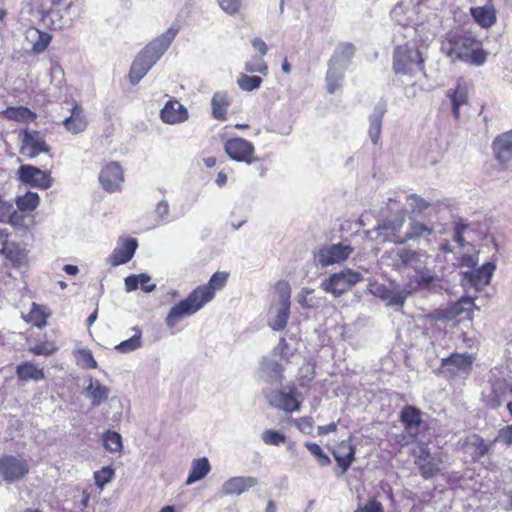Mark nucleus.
Wrapping results in <instances>:
<instances>
[{"mask_svg": "<svg viewBox=\"0 0 512 512\" xmlns=\"http://www.w3.org/2000/svg\"><path fill=\"white\" fill-rule=\"evenodd\" d=\"M406 36H414L402 45H397L393 51V72L399 77H414L424 70V58L421 52L422 45L434 37V32L428 25L420 24L415 28H405Z\"/></svg>", "mask_w": 512, "mask_h": 512, "instance_id": "nucleus-1", "label": "nucleus"}, {"mask_svg": "<svg viewBox=\"0 0 512 512\" xmlns=\"http://www.w3.org/2000/svg\"><path fill=\"white\" fill-rule=\"evenodd\" d=\"M442 49L453 60L458 59L476 65H481L486 60L481 43L470 35L449 34Z\"/></svg>", "mask_w": 512, "mask_h": 512, "instance_id": "nucleus-2", "label": "nucleus"}, {"mask_svg": "<svg viewBox=\"0 0 512 512\" xmlns=\"http://www.w3.org/2000/svg\"><path fill=\"white\" fill-rule=\"evenodd\" d=\"M354 54L355 47L350 42H341L335 48L332 57L328 61L326 73V86L330 94L335 93L341 87L344 73L350 65Z\"/></svg>", "mask_w": 512, "mask_h": 512, "instance_id": "nucleus-3", "label": "nucleus"}, {"mask_svg": "<svg viewBox=\"0 0 512 512\" xmlns=\"http://www.w3.org/2000/svg\"><path fill=\"white\" fill-rule=\"evenodd\" d=\"M211 301V293L207 289H194L186 299L175 304L169 311L165 323L173 328L185 317L198 312L206 303Z\"/></svg>", "mask_w": 512, "mask_h": 512, "instance_id": "nucleus-4", "label": "nucleus"}, {"mask_svg": "<svg viewBox=\"0 0 512 512\" xmlns=\"http://www.w3.org/2000/svg\"><path fill=\"white\" fill-rule=\"evenodd\" d=\"M363 280L361 273L351 269H344L332 274L321 283V288L335 297L341 296L358 282Z\"/></svg>", "mask_w": 512, "mask_h": 512, "instance_id": "nucleus-5", "label": "nucleus"}, {"mask_svg": "<svg viewBox=\"0 0 512 512\" xmlns=\"http://www.w3.org/2000/svg\"><path fill=\"white\" fill-rule=\"evenodd\" d=\"M278 293V306L276 308V315L269 320V326L276 331L283 330L286 325L290 314V298L291 288L286 281H279L276 286Z\"/></svg>", "mask_w": 512, "mask_h": 512, "instance_id": "nucleus-6", "label": "nucleus"}, {"mask_svg": "<svg viewBox=\"0 0 512 512\" xmlns=\"http://www.w3.org/2000/svg\"><path fill=\"white\" fill-rule=\"evenodd\" d=\"M29 472L27 461L21 457L5 455L0 458V477L12 483L21 480Z\"/></svg>", "mask_w": 512, "mask_h": 512, "instance_id": "nucleus-7", "label": "nucleus"}, {"mask_svg": "<svg viewBox=\"0 0 512 512\" xmlns=\"http://www.w3.org/2000/svg\"><path fill=\"white\" fill-rule=\"evenodd\" d=\"M354 249L344 243L330 244L321 247L315 253V260L321 266H329L345 261Z\"/></svg>", "mask_w": 512, "mask_h": 512, "instance_id": "nucleus-8", "label": "nucleus"}, {"mask_svg": "<svg viewBox=\"0 0 512 512\" xmlns=\"http://www.w3.org/2000/svg\"><path fill=\"white\" fill-rule=\"evenodd\" d=\"M496 269L494 262H487L480 268L462 273V286L466 289L473 288L475 291H481L486 287Z\"/></svg>", "mask_w": 512, "mask_h": 512, "instance_id": "nucleus-9", "label": "nucleus"}, {"mask_svg": "<svg viewBox=\"0 0 512 512\" xmlns=\"http://www.w3.org/2000/svg\"><path fill=\"white\" fill-rule=\"evenodd\" d=\"M401 421L405 426L407 435H399L398 443L408 445L416 440L419 426L422 423V413L414 406H406L401 412Z\"/></svg>", "mask_w": 512, "mask_h": 512, "instance_id": "nucleus-10", "label": "nucleus"}, {"mask_svg": "<svg viewBox=\"0 0 512 512\" xmlns=\"http://www.w3.org/2000/svg\"><path fill=\"white\" fill-rule=\"evenodd\" d=\"M20 138V153L28 158H34L40 153L49 152V146L39 131L23 130L20 133Z\"/></svg>", "mask_w": 512, "mask_h": 512, "instance_id": "nucleus-11", "label": "nucleus"}, {"mask_svg": "<svg viewBox=\"0 0 512 512\" xmlns=\"http://www.w3.org/2000/svg\"><path fill=\"white\" fill-rule=\"evenodd\" d=\"M356 447L351 443V438L343 440L331 449V453L337 463L335 473L337 476L344 475L355 460Z\"/></svg>", "mask_w": 512, "mask_h": 512, "instance_id": "nucleus-12", "label": "nucleus"}, {"mask_svg": "<svg viewBox=\"0 0 512 512\" xmlns=\"http://www.w3.org/2000/svg\"><path fill=\"white\" fill-rule=\"evenodd\" d=\"M225 151L228 156L238 162L252 163L254 157V146L243 138H233L225 143Z\"/></svg>", "mask_w": 512, "mask_h": 512, "instance_id": "nucleus-13", "label": "nucleus"}, {"mask_svg": "<svg viewBox=\"0 0 512 512\" xmlns=\"http://www.w3.org/2000/svg\"><path fill=\"white\" fill-rule=\"evenodd\" d=\"M300 393L295 387H289L288 391H276L267 395L269 403L285 412H293L299 410Z\"/></svg>", "mask_w": 512, "mask_h": 512, "instance_id": "nucleus-14", "label": "nucleus"}, {"mask_svg": "<svg viewBox=\"0 0 512 512\" xmlns=\"http://www.w3.org/2000/svg\"><path fill=\"white\" fill-rule=\"evenodd\" d=\"M19 180L32 187L47 189L51 186L49 174L32 165H21L18 169Z\"/></svg>", "mask_w": 512, "mask_h": 512, "instance_id": "nucleus-15", "label": "nucleus"}, {"mask_svg": "<svg viewBox=\"0 0 512 512\" xmlns=\"http://www.w3.org/2000/svg\"><path fill=\"white\" fill-rule=\"evenodd\" d=\"M99 181L104 190L114 192L120 189L124 182L123 170L118 162L106 164L100 174Z\"/></svg>", "mask_w": 512, "mask_h": 512, "instance_id": "nucleus-16", "label": "nucleus"}, {"mask_svg": "<svg viewBox=\"0 0 512 512\" xmlns=\"http://www.w3.org/2000/svg\"><path fill=\"white\" fill-rule=\"evenodd\" d=\"M405 223L404 215H398L392 219H387L376 228L379 234L384 235V239L395 244L405 243V234H402V228Z\"/></svg>", "mask_w": 512, "mask_h": 512, "instance_id": "nucleus-17", "label": "nucleus"}, {"mask_svg": "<svg viewBox=\"0 0 512 512\" xmlns=\"http://www.w3.org/2000/svg\"><path fill=\"white\" fill-rule=\"evenodd\" d=\"M138 247V242L134 238H120L117 247L109 256V262L112 266H119L129 262Z\"/></svg>", "mask_w": 512, "mask_h": 512, "instance_id": "nucleus-18", "label": "nucleus"}, {"mask_svg": "<svg viewBox=\"0 0 512 512\" xmlns=\"http://www.w3.org/2000/svg\"><path fill=\"white\" fill-rule=\"evenodd\" d=\"M179 31V26L172 25L167 31H165L161 36L153 40L150 44H148L143 51L146 54L153 57L157 61L160 57L166 52L168 47L170 46L173 39L176 37Z\"/></svg>", "mask_w": 512, "mask_h": 512, "instance_id": "nucleus-19", "label": "nucleus"}, {"mask_svg": "<svg viewBox=\"0 0 512 512\" xmlns=\"http://www.w3.org/2000/svg\"><path fill=\"white\" fill-rule=\"evenodd\" d=\"M492 150L500 164L509 163L512 160V130L498 135L492 143Z\"/></svg>", "mask_w": 512, "mask_h": 512, "instance_id": "nucleus-20", "label": "nucleus"}, {"mask_svg": "<svg viewBox=\"0 0 512 512\" xmlns=\"http://www.w3.org/2000/svg\"><path fill=\"white\" fill-rule=\"evenodd\" d=\"M258 479L252 476H235L226 480L221 486L222 495H240L255 487Z\"/></svg>", "mask_w": 512, "mask_h": 512, "instance_id": "nucleus-21", "label": "nucleus"}, {"mask_svg": "<svg viewBox=\"0 0 512 512\" xmlns=\"http://www.w3.org/2000/svg\"><path fill=\"white\" fill-rule=\"evenodd\" d=\"M156 62V59L142 51L132 63L129 73L130 82L133 85L137 84Z\"/></svg>", "mask_w": 512, "mask_h": 512, "instance_id": "nucleus-22", "label": "nucleus"}, {"mask_svg": "<svg viewBox=\"0 0 512 512\" xmlns=\"http://www.w3.org/2000/svg\"><path fill=\"white\" fill-rule=\"evenodd\" d=\"M187 118V109L178 101H168L161 110V119L168 124L184 122Z\"/></svg>", "mask_w": 512, "mask_h": 512, "instance_id": "nucleus-23", "label": "nucleus"}, {"mask_svg": "<svg viewBox=\"0 0 512 512\" xmlns=\"http://www.w3.org/2000/svg\"><path fill=\"white\" fill-rule=\"evenodd\" d=\"M510 395H512V384L505 379H497L492 384L491 395L487 400L488 405L496 409Z\"/></svg>", "mask_w": 512, "mask_h": 512, "instance_id": "nucleus-24", "label": "nucleus"}, {"mask_svg": "<svg viewBox=\"0 0 512 512\" xmlns=\"http://www.w3.org/2000/svg\"><path fill=\"white\" fill-rule=\"evenodd\" d=\"M473 358L468 354H452L450 357L442 359V368L456 374L458 372H466L471 369Z\"/></svg>", "mask_w": 512, "mask_h": 512, "instance_id": "nucleus-25", "label": "nucleus"}, {"mask_svg": "<svg viewBox=\"0 0 512 512\" xmlns=\"http://www.w3.org/2000/svg\"><path fill=\"white\" fill-rule=\"evenodd\" d=\"M283 370V364L273 359V357H263L261 360L260 371L262 377H264L267 382L280 383Z\"/></svg>", "mask_w": 512, "mask_h": 512, "instance_id": "nucleus-26", "label": "nucleus"}, {"mask_svg": "<svg viewBox=\"0 0 512 512\" xmlns=\"http://www.w3.org/2000/svg\"><path fill=\"white\" fill-rule=\"evenodd\" d=\"M470 12L474 21L482 28H490L496 23V9L492 4L472 7Z\"/></svg>", "mask_w": 512, "mask_h": 512, "instance_id": "nucleus-27", "label": "nucleus"}, {"mask_svg": "<svg viewBox=\"0 0 512 512\" xmlns=\"http://www.w3.org/2000/svg\"><path fill=\"white\" fill-rule=\"evenodd\" d=\"M65 129L72 133L78 134L83 132L87 127V120L83 113V109L79 105L72 108L71 115L62 121Z\"/></svg>", "mask_w": 512, "mask_h": 512, "instance_id": "nucleus-28", "label": "nucleus"}, {"mask_svg": "<svg viewBox=\"0 0 512 512\" xmlns=\"http://www.w3.org/2000/svg\"><path fill=\"white\" fill-rule=\"evenodd\" d=\"M397 248L401 258L400 263H402L403 268H411L418 271L424 267V254L409 247L397 246Z\"/></svg>", "mask_w": 512, "mask_h": 512, "instance_id": "nucleus-29", "label": "nucleus"}, {"mask_svg": "<svg viewBox=\"0 0 512 512\" xmlns=\"http://www.w3.org/2000/svg\"><path fill=\"white\" fill-rule=\"evenodd\" d=\"M25 39L35 53H41L49 45L51 36L46 32L31 27L26 30Z\"/></svg>", "mask_w": 512, "mask_h": 512, "instance_id": "nucleus-30", "label": "nucleus"}, {"mask_svg": "<svg viewBox=\"0 0 512 512\" xmlns=\"http://www.w3.org/2000/svg\"><path fill=\"white\" fill-rule=\"evenodd\" d=\"M385 111V106L383 104H378L369 117L370 125L368 133L373 144H377L380 139L382 119Z\"/></svg>", "mask_w": 512, "mask_h": 512, "instance_id": "nucleus-31", "label": "nucleus"}, {"mask_svg": "<svg viewBox=\"0 0 512 512\" xmlns=\"http://www.w3.org/2000/svg\"><path fill=\"white\" fill-rule=\"evenodd\" d=\"M433 233V228L420 221L411 220L409 223V230L405 233V243L409 240L418 241L420 239L430 241V236H432Z\"/></svg>", "mask_w": 512, "mask_h": 512, "instance_id": "nucleus-32", "label": "nucleus"}, {"mask_svg": "<svg viewBox=\"0 0 512 512\" xmlns=\"http://www.w3.org/2000/svg\"><path fill=\"white\" fill-rule=\"evenodd\" d=\"M210 464L206 457L194 459L185 484L191 485L202 480L210 472Z\"/></svg>", "mask_w": 512, "mask_h": 512, "instance_id": "nucleus-33", "label": "nucleus"}, {"mask_svg": "<svg viewBox=\"0 0 512 512\" xmlns=\"http://www.w3.org/2000/svg\"><path fill=\"white\" fill-rule=\"evenodd\" d=\"M229 105L228 93L225 91L216 92L211 100L213 117L220 121L225 120Z\"/></svg>", "mask_w": 512, "mask_h": 512, "instance_id": "nucleus-34", "label": "nucleus"}, {"mask_svg": "<svg viewBox=\"0 0 512 512\" xmlns=\"http://www.w3.org/2000/svg\"><path fill=\"white\" fill-rule=\"evenodd\" d=\"M85 392L87 397L91 399L92 405L99 406L107 400L110 389L102 385L98 380H91Z\"/></svg>", "mask_w": 512, "mask_h": 512, "instance_id": "nucleus-35", "label": "nucleus"}, {"mask_svg": "<svg viewBox=\"0 0 512 512\" xmlns=\"http://www.w3.org/2000/svg\"><path fill=\"white\" fill-rule=\"evenodd\" d=\"M16 374L18 378L23 381H39L45 378L44 371L29 361L18 365L16 368Z\"/></svg>", "mask_w": 512, "mask_h": 512, "instance_id": "nucleus-36", "label": "nucleus"}, {"mask_svg": "<svg viewBox=\"0 0 512 512\" xmlns=\"http://www.w3.org/2000/svg\"><path fill=\"white\" fill-rule=\"evenodd\" d=\"M3 115L13 121L31 122L36 119V114L24 106L8 107L3 111Z\"/></svg>", "mask_w": 512, "mask_h": 512, "instance_id": "nucleus-37", "label": "nucleus"}, {"mask_svg": "<svg viewBox=\"0 0 512 512\" xmlns=\"http://www.w3.org/2000/svg\"><path fill=\"white\" fill-rule=\"evenodd\" d=\"M132 330L135 332L132 337L115 346V349L120 353H130L142 346V331L137 326L133 327Z\"/></svg>", "mask_w": 512, "mask_h": 512, "instance_id": "nucleus-38", "label": "nucleus"}, {"mask_svg": "<svg viewBox=\"0 0 512 512\" xmlns=\"http://www.w3.org/2000/svg\"><path fill=\"white\" fill-rule=\"evenodd\" d=\"M13 265H20L24 260V253L15 242H5L0 250Z\"/></svg>", "mask_w": 512, "mask_h": 512, "instance_id": "nucleus-39", "label": "nucleus"}, {"mask_svg": "<svg viewBox=\"0 0 512 512\" xmlns=\"http://www.w3.org/2000/svg\"><path fill=\"white\" fill-rule=\"evenodd\" d=\"M494 442H486L483 438L474 435L470 438L468 444L473 448L472 457L478 460L489 453Z\"/></svg>", "mask_w": 512, "mask_h": 512, "instance_id": "nucleus-40", "label": "nucleus"}, {"mask_svg": "<svg viewBox=\"0 0 512 512\" xmlns=\"http://www.w3.org/2000/svg\"><path fill=\"white\" fill-rule=\"evenodd\" d=\"M448 96L451 100L453 115L458 119L460 116L459 110L461 106L467 103V90L466 88L457 85L456 89L452 93H449Z\"/></svg>", "mask_w": 512, "mask_h": 512, "instance_id": "nucleus-41", "label": "nucleus"}, {"mask_svg": "<svg viewBox=\"0 0 512 512\" xmlns=\"http://www.w3.org/2000/svg\"><path fill=\"white\" fill-rule=\"evenodd\" d=\"M39 200L37 193L27 192L26 194L16 198V205L21 212H31L37 208Z\"/></svg>", "mask_w": 512, "mask_h": 512, "instance_id": "nucleus-42", "label": "nucleus"}, {"mask_svg": "<svg viewBox=\"0 0 512 512\" xmlns=\"http://www.w3.org/2000/svg\"><path fill=\"white\" fill-rule=\"evenodd\" d=\"M228 274L225 272L214 273L209 282L205 285L198 286L196 289H207L211 293V300L215 296L217 290L222 289L227 282Z\"/></svg>", "mask_w": 512, "mask_h": 512, "instance_id": "nucleus-43", "label": "nucleus"}, {"mask_svg": "<svg viewBox=\"0 0 512 512\" xmlns=\"http://www.w3.org/2000/svg\"><path fill=\"white\" fill-rule=\"evenodd\" d=\"M441 459L438 456H431L430 459L419 465L421 475L428 479L440 472Z\"/></svg>", "mask_w": 512, "mask_h": 512, "instance_id": "nucleus-44", "label": "nucleus"}, {"mask_svg": "<svg viewBox=\"0 0 512 512\" xmlns=\"http://www.w3.org/2000/svg\"><path fill=\"white\" fill-rule=\"evenodd\" d=\"M103 444L106 450L110 452H118L122 449L121 435L114 431H107L103 435Z\"/></svg>", "mask_w": 512, "mask_h": 512, "instance_id": "nucleus-45", "label": "nucleus"}, {"mask_svg": "<svg viewBox=\"0 0 512 512\" xmlns=\"http://www.w3.org/2000/svg\"><path fill=\"white\" fill-rule=\"evenodd\" d=\"M262 83V78L259 76H248L246 74H241L240 77L237 79V85L243 90V91H254L257 90Z\"/></svg>", "mask_w": 512, "mask_h": 512, "instance_id": "nucleus-46", "label": "nucleus"}, {"mask_svg": "<svg viewBox=\"0 0 512 512\" xmlns=\"http://www.w3.org/2000/svg\"><path fill=\"white\" fill-rule=\"evenodd\" d=\"M412 293V289L410 285L408 287H404L401 290H392L390 294H388L387 304L391 306H403L407 297Z\"/></svg>", "mask_w": 512, "mask_h": 512, "instance_id": "nucleus-47", "label": "nucleus"}, {"mask_svg": "<svg viewBox=\"0 0 512 512\" xmlns=\"http://www.w3.org/2000/svg\"><path fill=\"white\" fill-rule=\"evenodd\" d=\"M114 469L110 466L101 468L94 473V479L96 486L102 490L106 484H108L114 478Z\"/></svg>", "mask_w": 512, "mask_h": 512, "instance_id": "nucleus-48", "label": "nucleus"}, {"mask_svg": "<svg viewBox=\"0 0 512 512\" xmlns=\"http://www.w3.org/2000/svg\"><path fill=\"white\" fill-rule=\"evenodd\" d=\"M305 447L315 457L320 466L324 467L331 464V459L318 444L306 442Z\"/></svg>", "mask_w": 512, "mask_h": 512, "instance_id": "nucleus-49", "label": "nucleus"}, {"mask_svg": "<svg viewBox=\"0 0 512 512\" xmlns=\"http://www.w3.org/2000/svg\"><path fill=\"white\" fill-rule=\"evenodd\" d=\"M261 439L267 445L278 446L285 442L286 436L279 431L267 429L263 431Z\"/></svg>", "mask_w": 512, "mask_h": 512, "instance_id": "nucleus-50", "label": "nucleus"}, {"mask_svg": "<svg viewBox=\"0 0 512 512\" xmlns=\"http://www.w3.org/2000/svg\"><path fill=\"white\" fill-rule=\"evenodd\" d=\"M76 359L79 365L86 369L97 368V362L95 361L92 353L88 349H80L76 353Z\"/></svg>", "mask_w": 512, "mask_h": 512, "instance_id": "nucleus-51", "label": "nucleus"}, {"mask_svg": "<svg viewBox=\"0 0 512 512\" xmlns=\"http://www.w3.org/2000/svg\"><path fill=\"white\" fill-rule=\"evenodd\" d=\"M407 203L411 208L413 213L421 214L423 213L429 206L430 203L426 201L424 198L420 197L417 194H411L407 197Z\"/></svg>", "mask_w": 512, "mask_h": 512, "instance_id": "nucleus-52", "label": "nucleus"}, {"mask_svg": "<svg viewBox=\"0 0 512 512\" xmlns=\"http://www.w3.org/2000/svg\"><path fill=\"white\" fill-rule=\"evenodd\" d=\"M220 8L228 15H235L240 12L243 0H216Z\"/></svg>", "mask_w": 512, "mask_h": 512, "instance_id": "nucleus-53", "label": "nucleus"}, {"mask_svg": "<svg viewBox=\"0 0 512 512\" xmlns=\"http://www.w3.org/2000/svg\"><path fill=\"white\" fill-rule=\"evenodd\" d=\"M27 321L32 322L38 328L46 325V316L43 311L38 306H36L35 303H33L32 309L28 314Z\"/></svg>", "mask_w": 512, "mask_h": 512, "instance_id": "nucleus-54", "label": "nucleus"}, {"mask_svg": "<svg viewBox=\"0 0 512 512\" xmlns=\"http://www.w3.org/2000/svg\"><path fill=\"white\" fill-rule=\"evenodd\" d=\"M412 454L415 458V463L418 466L422 464L424 461L430 459L432 456L427 444L425 443H418L416 448L413 449Z\"/></svg>", "mask_w": 512, "mask_h": 512, "instance_id": "nucleus-55", "label": "nucleus"}, {"mask_svg": "<svg viewBox=\"0 0 512 512\" xmlns=\"http://www.w3.org/2000/svg\"><path fill=\"white\" fill-rule=\"evenodd\" d=\"M245 70L249 73L258 72L260 74L266 75L268 73V66L261 59V57H258L254 61L246 62Z\"/></svg>", "mask_w": 512, "mask_h": 512, "instance_id": "nucleus-56", "label": "nucleus"}, {"mask_svg": "<svg viewBox=\"0 0 512 512\" xmlns=\"http://www.w3.org/2000/svg\"><path fill=\"white\" fill-rule=\"evenodd\" d=\"M288 343L285 338H281L277 346L273 349L272 356H279L284 362L289 361L290 354L288 353Z\"/></svg>", "mask_w": 512, "mask_h": 512, "instance_id": "nucleus-57", "label": "nucleus"}, {"mask_svg": "<svg viewBox=\"0 0 512 512\" xmlns=\"http://www.w3.org/2000/svg\"><path fill=\"white\" fill-rule=\"evenodd\" d=\"M29 351L31 353H33L34 355L49 356V355H52L56 351V347L46 344V343H41V344H37V345L30 347Z\"/></svg>", "mask_w": 512, "mask_h": 512, "instance_id": "nucleus-58", "label": "nucleus"}, {"mask_svg": "<svg viewBox=\"0 0 512 512\" xmlns=\"http://www.w3.org/2000/svg\"><path fill=\"white\" fill-rule=\"evenodd\" d=\"M14 209L15 208L11 202L4 201L0 198V223L5 224L8 218L11 217Z\"/></svg>", "mask_w": 512, "mask_h": 512, "instance_id": "nucleus-59", "label": "nucleus"}, {"mask_svg": "<svg viewBox=\"0 0 512 512\" xmlns=\"http://www.w3.org/2000/svg\"><path fill=\"white\" fill-rule=\"evenodd\" d=\"M419 277L417 283L419 286L427 287L429 284L434 282L437 276L429 271H424L423 268L417 271Z\"/></svg>", "mask_w": 512, "mask_h": 512, "instance_id": "nucleus-60", "label": "nucleus"}, {"mask_svg": "<svg viewBox=\"0 0 512 512\" xmlns=\"http://www.w3.org/2000/svg\"><path fill=\"white\" fill-rule=\"evenodd\" d=\"M295 425L303 433H306V434L312 433L313 420L311 417H301V418L295 420Z\"/></svg>", "mask_w": 512, "mask_h": 512, "instance_id": "nucleus-61", "label": "nucleus"}, {"mask_svg": "<svg viewBox=\"0 0 512 512\" xmlns=\"http://www.w3.org/2000/svg\"><path fill=\"white\" fill-rule=\"evenodd\" d=\"M387 259L390 261V265L395 269H402L403 265L400 263V255L397 247L391 248L386 252Z\"/></svg>", "mask_w": 512, "mask_h": 512, "instance_id": "nucleus-62", "label": "nucleus"}, {"mask_svg": "<svg viewBox=\"0 0 512 512\" xmlns=\"http://www.w3.org/2000/svg\"><path fill=\"white\" fill-rule=\"evenodd\" d=\"M500 441L505 444H512V424L500 429L498 433V437L494 440V442Z\"/></svg>", "mask_w": 512, "mask_h": 512, "instance_id": "nucleus-63", "label": "nucleus"}, {"mask_svg": "<svg viewBox=\"0 0 512 512\" xmlns=\"http://www.w3.org/2000/svg\"><path fill=\"white\" fill-rule=\"evenodd\" d=\"M354 512H384L380 502L372 500Z\"/></svg>", "mask_w": 512, "mask_h": 512, "instance_id": "nucleus-64", "label": "nucleus"}]
</instances>
